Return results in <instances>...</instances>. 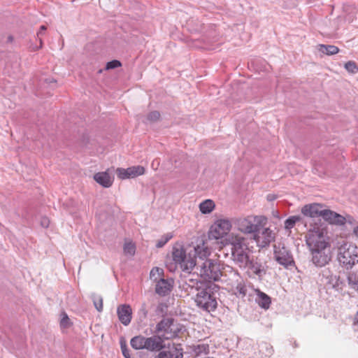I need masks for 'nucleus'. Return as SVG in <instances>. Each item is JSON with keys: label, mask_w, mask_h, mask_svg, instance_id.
Returning <instances> with one entry per match:
<instances>
[{"label": "nucleus", "mask_w": 358, "mask_h": 358, "mask_svg": "<svg viewBox=\"0 0 358 358\" xmlns=\"http://www.w3.org/2000/svg\"><path fill=\"white\" fill-rule=\"evenodd\" d=\"M189 281V286L195 287L197 291L194 296L196 306L208 313L214 311L217 308V302L212 288L209 286H203V284L197 280L190 278Z\"/></svg>", "instance_id": "f257e3e1"}, {"label": "nucleus", "mask_w": 358, "mask_h": 358, "mask_svg": "<svg viewBox=\"0 0 358 358\" xmlns=\"http://www.w3.org/2000/svg\"><path fill=\"white\" fill-rule=\"evenodd\" d=\"M231 259L241 268H246L250 262L248 240L241 235L232 234L229 238Z\"/></svg>", "instance_id": "f03ea898"}, {"label": "nucleus", "mask_w": 358, "mask_h": 358, "mask_svg": "<svg viewBox=\"0 0 358 358\" xmlns=\"http://www.w3.org/2000/svg\"><path fill=\"white\" fill-rule=\"evenodd\" d=\"M338 261L346 269L352 268L358 263V247L346 241L339 243L338 246Z\"/></svg>", "instance_id": "7ed1b4c3"}, {"label": "nucleus", "mask_w": 358, "mask_h": 358, "mask_svg": "<svg viewBox=\"0 0 358 358\" xmlns=\"http://www.w3.org/2000/svg\"><path fill=\"white\" fill-rule=\"evenodd\" d=\"M306 242L310 250L315 248H327L329 246L328 238L325 229L317 223H310L305 236Z\"/></svg>", "instance_id": "20e7f679"}, {"label": "nucleus", "mask_w": 358, "mask_h": 358, "mask_svg": "<svg viewBox=\"0 0 358 358\" xmlns=\"http://www.w3.org/2000/svg\"><path fill=\"white\" fill-rule=\"evenodd\" d=\"M267 219L262 215H248L240 217L235 222L238 230L245 234H255L266 223Z\"/></svg>", "instance_id": "39448f33"}, {"label": "nucleus", "mask_w": 358, "mask_h": 358, "mask_svg": "<svg viewBox=\"0 0 358 358\" xmlns=\"http://www.w3.org/2000/svg\"><path fill=\"white\" fill-rule=\"evenodd\" d=\"M172 257L175 263L179 264L183 271L189 273L196 265L194 257H192L190 253H187L181 245H176L173 247Z\"/></svg>", "instance_id": "423d86ee"}, {"label": "nucleus", "mask_w": 358, "mask_h": 358, "mask_svg": "<svg viewBox=\"0 0 358 358\" xmlns=\"http://www.w3.org/2000/svg\"><path fill=\"white\" fill-rule=\"evenodd\" d=\"M196 269L199 270L198 273L205 280L217 281L222 275L220 264L210 259H206L202 262Z\"/></svg>", "instance_id": "0eeeda50"}, {"label": "nucleus", "mask_w": 358, "mask_h": 358, "mask_svg": "<svg viewBox=\"0 0 358 358\" xmlns=\"http://www.w3.org/2000/svg\"><path fill=\"white\" fill-rule=\"evenodd\" d=\"M231 229V222L228 219H219L211 226L209 236L219 239L227 235Z\"/></svg>", "instance_id": "6e6552de"}, {"label": "nucleus", "mask_w": 358, "mask_h": 358, "mask_svg": "<svg viewBox=\"0 0 358 358\" xmlns=\"http://www.w3.org/2000/svg\"><path fill=\"white\" fill-rule=\"evenodd\" d=\"M274 258L285 268L294 265V260L290 251L281 244L274 245Z\"/></svg>", "instance_id": "1a4fd4ad"}, {"label": "nucleus", "mask_w": 358, "mask_h": 358, "mask_svg": "<svg viewBox=\"0 0 358 358\" xmlns=\"http://www.w3.org/2000/svg\"><path fill=\"white\" fill-rule=\"evenodd\" d=\"M145 169L142 166H134L127 169L118 168L116 170V173L119 178L125 180L128 178H134L137 176L143 175Z\"/></svg>", "instance_id": "9d476101"}, {"label": "nucleus", "mask_w": 358, "mask_h": 358, "mask_svg": "<svg viewBox=\"0 0 358 358\" xmlns=\"http://www.w3.org/2000/svg\"><path fill=\"white\" fill-rule=\"evenodd\" d=\"M257 245L261 248L268 245L275 239V234L269 228H265L254 234Z\"/></svg>", "instance_id": "9b49d317"}, {"label": "nucleus", "mask_w": 358, "mask_h": 358, "mask_svg": "<svg viewBox=\"0 0 358 358\" xmlns=\"http://www.w3.org/2000/svg\"><path fill=\"white\" fill-rule=\"evenodd\" d=\"M312 254V262L317 266H324L330 261V256L327 248H315L310 250Z\"/></svg>", "instance_id": "f8f14e48"}, {"label": "nucleus", "mask_w": 358, "mask_h": 358, "mask_svg": "<svg viewBox=\"0 0 358 358\" xmlns=\"http://www.w3.org/2000/svg\"><path fill=\"white\" fill-rule=\"evenodd\" d=\"M164 338L157 335L145 337V350L151 352L159 351L164 348Z\"/></svg>", "instance_id": "ddd939ff"}, {"label": "nucleus", "mask_w": 358, "mask_h": 358, "mask_svg": "<svg viewBox=\"0 0 358 358\" xmlns=\"http://www.w3.org/2000/svg\"><path fill=\"white\" fill-rule=\"evenodd\" d=\"M321 217L331 224L343 225L345 222L343 216L329 209H323Z\"/></svg>", "instance_id": "4468645a"}, {"label": "nucleus", "mask_w": 358, "mask_h": 358, "mask_svg": "<svg viewBox=\"0 0 358 358\" xmlns=\"http://www.w3.org/2000/svg\"><path fill=\"white\" fill-rule=\"evenodd\" d=\"M183 352L182 349L179 345H169L167 348L161 351L159 355V358H182Z\"/></svg>", "instance_id": "2eb2a0df"}, {"label": "nucleus", "mask_w": 358, "mask_h": 358, "mask_svg": "<svg viewBox=\"0 0 358 358\" xmlns=\"http://www.w3.org/2000/svg\"><path fill=\"white\" fill-rule=\"evenodd\" d=\"M322 210L323 208L321 204L313 203L303 206L301 211L304 216L315 218L321 217Z\"/></svg>", "instance_id": "dca6fc26"}, {"label": "nucleus", "mask_w": 358, "mask_h": 358, "mask_svg": "<svg viewBox=\"0 0 358 358\" xmlns=\"http://www.w3.org/2000/svg\"><path fill=\"white\" fill-rule=\"evenodd\" d=\"M117 314L120 322L124 326L129 324L131 320L132 310L129 305L122 304L117 307Z\"/></svg>", "instance_id": "f3484780"}, {"label": "nucleus", "mask_w": 358, "mask_h": 358, "mask_svg": "<svg viewBox=\"0 0 358 358\" xmlns=\"http://www.w3.org/2000/svg\"><path fill=\"white\" fill-rule=\"evenodd\" d=\"M172 280L160 278L157 281L155 292L160 296H166L171 292Z\"/></svg>", "instance_id": "a211bd4d"}, {"label": "nucleus", "mask_w": 358, "mask_h": 358, "mask_svg": "<svg viewBox=\"0 0 358 358\" xmlns=\"http://www.w3.org/2000/svg\"><path fill=\"white\" fill-rule=\"evenodd\" d=\"M94 180L104 187H109L113 184L112 177L106 172H99L94 176Z\"/></svg>", "instance_id": "6ab92c4d"}, {"label": "nucleus", "mask_w": 358, "mask_h": 358, "mask_svg": "<svg viewBox=\"0 0 358 358\" xmlns=\"http://www.w3.org/2000/svg\"><path fill=\"white\" fill-rule=\"evenodd\" d=\"M171 325L169 324V320H162L160 322H159L156 326V331L157 333H162V337L164 339H169L172 337H174L176 336L175 333L173 334L169 335V329H170Z\"/></svg>", "instance_id": "aec40b11"}, {"label": "nucleus", "mask_w": 358, "mask_h": 358, "mask_svg": "<svg viewBox=\"0 0 358 358\" xmlns=\"http://www.w3.org/2000/svg\"><path fill=\"white\" fill-rule=\"evenodd\" d=\"M251 271L254 274L262 277L266 273V271L262 263L255 261L253 259L250 258V262L247 265V268Z\"/></svg>", "instance_id": "412c9836"}, {"label": "nucleus", "mask_w": 358, "mask_h": 358, "mask_svg": "<svg viewBox=\"0 0 358 358\" xmlns=\"http://www.w3.org/2000/svg\"><path fill=\"white\" fill-rule=\"evenodd\" d=\"M210 254V249L206 245H205L204 243H203L201 245H198L196 247L194 248V255H192V257H194L195 259L196 256H197L201 259H203L204 258L208 257Z\"/></svg>", "instance_id": "4be33fe9"}, {"label": "nucleus", "mask_w": 358, "mask_h": 358, "mask_svg": "<svg viewBox=\"0 0 358 358\" xmlns=\"http://www.w3.org/2000/svg\"><path fill=\"white\" fill-rule=\"evenodd\" d=\"M233 275L236 278V294H239L242 296H245L247 292L246 286L243 283V280L240 277L238 272L233 271Z\"/></svg>", "instance_id": "5701e85b"}, {"label": "nucleus", "mask_w": 358, "mask_h": 358, "mask_svg": "<svg viewBox=\"0 0 358 358\" xmlns=\"http://www.w3.org/2000/svg\"><path fill=\"white\" fill-rule=\"evenodd\" d=\"M260 307L268 309L271 304V298L264 292L258 291L257 298L256 299Z\"/></svg>", "instance_id": "b1692460"}, {"label": "nucleus", "mask_w": 358, "mask_h": 358, "mask_svg": "<svg viewBox=\"0 0 358 358\" xmlns=\"http://www.w3.org/2000/svg\"><path fill=\"white\" fill-rule=\"evenodd\" d=\"M145 337L141 335L134 336L131 339L130 344L135 350H143L145 348Z\"/></svg>", "instance_id": "393cba45"}, {"label": "nucleus", "mask_w": 358, "mask_h": 358, "mask_svg": "<svg viewBox=\"0 0 358 358\" xmlns=\"http://www.w3.org/2000/svg\"><path fill=\"white\" fill-rule=\"evenodd\" d=\"M192 351L196 356H201L202 355H207L210 352L209 345L207 343H201L198 345H193Z\"/></svg>", "instance_id": "a878e982"}, {"label": "nucleus", "mask_w": 358, "mask_h": 358, "mask_svg": "<svg viewBox=\"0 0 358 358\" xmlns=\"http://www.w3.org/2000/svg\"><path fill=\"white\" fill-rule=\"evenodd\" d=\"M215 207V203L211 199H206L199 204V210L203 214L210 213Z\"/></svg>", "instance_id": "bb28decb"}, {"label": "nucleus", "mask_w": 358, "mask_h": 358, "mask_svg": "<svg viewBox=\"0 0 358 358\" xmlns=\"http://www.w3.org/2000/svg\"><path fill=\"white\" fill-rule=\"evenodd\" d=\"M348 282L350 287L358 291V272H351L348 275Z\"/></svg>", "instance_id": "cd10ccee"}, {"label": "nucleus", "mask_w": 358, "mask_h": 358, "mask_svg": "<svg viewBox=\"0 0 358 358\" xmlns=\"http://www.w3.org/2000/svg\"><path fill=\"white\" fill-rule=\"evenodd\" d=\"M319 50L322 53L327 55H333L338 52L339 49L335 45H320Z\"/></svg>", "instance_id": "c85d7f7f"}, {"label": "nucleus", "mask_w": 358, "mask_h": 358, "mask_svg": "<svg viewBox=\"0 0 358 358\" xmlns=\"http://www.w3.org/2000/svg\"><path fill=\"white\" fill-rule=\"evenodd\" d=\"M301 219V217L297 215L289 217L285 221V229L290 231V229H292L294 227L295 224L297 222H299Z\"/></svg>", "instance_id": "c756f323"}, {"label": "nucleus", "mask_w": 358, "mask_h": 358, "mask_svg": "<svg viewBox=\"0 0 358 358\" xmlns=\"http://www.w3.org/2000/svg\"><path fill=\"white\" fill-rule=\"evenodd\" d=\"M164 274V271L162 268L155 267L153 268L150 273V278L151 280L155 281H158L161 277Z\"/></svg>", "instance_id": "7c9ffc66"}, {"label": "nucleus", "mask_w": 358, "mask_h": 358, "mask_svg": "<svg viewBox=\"0 0 358 358\" xmlns=\"http://www.w3.org/2000/svg\"><path fill=\"white\" fill-rule=\"evenodd\" d=\"M92 299L94 305V307L99 312L103 310V299L100 295L93 294Z\"/></svg>", "instance_id": "2f4dec72"}, {"label": "nucleus", "mask_w": 358, "mask_h": 358, "mask_svg": "<svg viewBox=\"0 0 358 358\" xmlns=\"http://www.w3.org/2000/svg\"><path fill=\"white\" fill-rule=\"evenodd\" d=\"M123 250H124V252L126 255H131L132 256V255H134L135 254L136 246H135L134 243H133L131 241L126 242L124 243V245Z\"/></svg>", "instance_id": "473e14b6"}, {"label": "nucleus", "mask_w": 358, "mask_h": 358, "mask_svg": "<svg viewBox=\"0 0 358 358\" xmlns=\"http://www.w3.org/2000/svg\"><path fill=\"white\" fill-rule=\"evenodd\" d=\"M173 235L171 233H167L163 235L156 243V247L158 248H162L171 238Z\"/></svg>", "instance_id": "72a5a7b5"}, {"label": "nucleus", "mask_w": 358, "mask_h": 358, "mask_svg": "<svg viewBox=\"0 0 358 358\" xmlns=\"http://www.w3.org/2000/svg\"><path fill=\"white\" fill-rule=\"evenodd\" d=\"M345 69L350 73H355L358 71V68L354 62H348L345 64Z\"/></svg>", "instance_id": "f704fd0d"}, {"label": "nucleus", "mask_w": 358, "mask_h": 358, "mask_svg": "<svg viewBox=\"0 0 358 358\" xmlns=\"http://www.w3.org/2000/svg\"><path fill=\"white\" fill-rule=\"evenodd\" d=\"M70 320L68 315L66 313H63L62 315V318L60 320V325L62 328H67L70 326Z\"/></svg>", "instance_id": "c9c22d12"}, {"label": "nucleus", "mask_w": 358, "mask_h": 358, "mask_svg": "<svg viewBox=\"0 0 358 358\" xmlns=\"http://www.w3.org/2000/svg\"><path fill=\"white\" fill-rule=\"evenodd\" d=\"M120 66H121V62L118 60L115 59V60L108 62L106 65L105 69L106 70L113 69L120 67Z\"/></svg>", "instance_id": "e433bc0d"}, {"label": "nucleus", "mask_w": 358, "mask_h": 358, "mask_svg": "<svg viewBox=\"0 0 358 358\" xmlns=\"http://www.w3.org/2000/svg\"><path fill=\"white\" fill-rule=\"evenodd\" d=\"M160 114L158 111L150 112L147 117V120L150 122H153L159 120Z\"/></svg>", "instance_id": "4c0bfd02"}, {"label": "nucleus", "mask_w": 358, "mask_h": 358, "mask_svg": "<svg viewBox=\"0 0 358 358\" xmlns=\"http://www.w3.org/2000/svg\"><path fill=\"white\" fill-rule=\"evenodd\" d=\"M41 225L44 228H48L50 225V220L46 217H42L41 219Z\"/></svg>", "instance_id": "58836bf2"}, {"label": "nucleus", "mask_w": 358, "mask_h": 358, "mask_svg": "<svg viewBox=\"0 0 358 358\" xmlns=\"http://www.w3.org/2000/svg\"><path fill=\"white\" fill-rule=\"evenodd\" d=\"M121 349H122V355H124V357L125 358H131V356L129 355V351L127 348L126 345H124V346L122 345Z\"/></svg>", "instance_id": "ea45409f"}, {"label": "nucleus", "mask_w": 358, "mask_h": 358, "mask_svg": "<svg viewBox=\"0 0 358 358\" xmlns=\"http://www.w3.org/2000/svg\"><path fill=\"white\" fill-rule=\"evenodd\" d=\"M331 280H332V281L335 280V283H333V287L334 288L338 289V287L339 286V278L337 277L336 275L331 276Z\"/></svg>", "instance_id": "a19ab883"}, {"label": "nucleus", "mask_w": 358, "mask_h": 358, "mask_svg": "<svg viewBox=\"0 0 358 358\" xmlns=\"http://www.w3.org/2000/svg\"><path fill=\"white\" fill-rule=\"evenodd\" d=\"M46 30V27L42 25L40 28V31L37 33V36L39 37L40 35L42 34V32Z\"/></svg>", "instance_id": "79ce46f5"}, {"label": "nucleus", "mask_w": 358, "mask_h": 358, "mask_svg": "<svg viewBox=\"0 0 358 358\" xmlns=\"http://www.w3.org/2000/svg\"><path fill=\"white\" fill-rule=\"evenodd\" d=\"M353 234L358 238V226L353 229Z\"/></svg>", "instance_id": "37998d69"}, {"label": "nucleus", "mask_w": 358, "mask_h": 358, "mask_svg": "<svg viewBox=\"0 0 358 358\" xmlns=\"http://www.w3.org/2000/svg\"><path fill=\"white\" fill-rule=\"evenodd\" d=\"M42 47V41L41 39L40 38V46L38 48V47H36V48H33V50H38V48H41Z\"/></svg>", "instance_id": "c03bdc74"}, {"label": "nucleus", "mask_w": 358, "mask_h": 358, "mask_svg": "<svg viewBox=\"0 0 358 358\" xmlns=\"http://www.w3.org/2000/svg\"><path fill=\"white\" fill-rule=\"evenodd\" d=\"M102 72H103V69H100V70L99 71V73H101Z\"/></svg>", "instance_id": "a18cd8bd"}, {"label": "nucleus", "mask_w": 358, "mask_h": 358, "mask_svg": "<svg viewBox=\"0 0 358 358\" xmlns=\"http://www.w3.org/2000/svg\"><path fill=\"white\" fill-rule=\"evenodd\" d=\"M270 196H271L270 195L268 196V199H270V200L273 199L272 197H270Z\"/></svg>", "instance_id": "49530a36"}]
</instances>
